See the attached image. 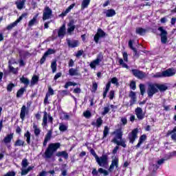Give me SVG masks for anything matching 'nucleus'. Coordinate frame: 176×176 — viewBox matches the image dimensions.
<instances>
[{
	"mask_svg": "<svg viewBox=\"0 0 176 176\" xmlns=\"http://www.w3.org/2000/svg\"><path fill=\"white\" fill-rule=\"evenodd\" d=\"M60 143H51L45 151V156L46 159L52 158V156L54 155V152L57 151V149L60 148Z\"/></svg>",
	"mask_w": 176,
	"mask_h": 176,
	"instance_id": "nucleus-1",
	"label": "nucleus"
},
{
	"mask_svg": "<svg viewBox=\"0 0 176 176\" xmlns=\"http://www.w3.org/2000/svg\"><path fill=\"white\" fill-rule=\"evenodd\" d=\"M157 90V83L148 82L147 85L146 93L149 98H152L154 94L158 93Z\"/></svg>",
	"mask_w": 176,
	"mask_h": 176,
	"instance_id": "nucleus-2",
	"label": "nucleus"
},
{
	"mask_svg": "<svg viewBox=\"0 0 176 176\" xmlns=\"http://www.w3.org/2000/svg\"><path fill=\"white\" fill-rule=\"evenodd\" d=\"M96 161L100 167H105L108 164V155H102L101 157H98Z\"/></svg>",
	"mask_w": 176,
	"mask_h": 176,
	"instance_id": "nucleus-3",
	"label": "nucleus"
},
{
	"mask_svg": "<svg viewBox=\"0 0 176 176\" xmlns=\"http://www.w3.org/2000/svg\"><path fill=\"white\" fill-rule=\"evenodd\" d=\"M131 72L133 75V76H135V78H137L138 79H145V78L148 77V74H146V73L138 70V69H132Z\"/></svg>",
	"mask_w": 176,
	"mask_h": 176,
	"instance_id": "nucleus-4",
	"label": "nucleus"
},
{
	"mask_svg": "<svg viewBox=\"0 0 176 176\" xmlns=\"http://www.w3.org/2000/svg\"><path fill=\"white\" fill-rule=\"evenodd\" d=\"M105 35H107L105 32H104L101 28H98L96 34L94 37V42L96 43H98V41L100 39H101V38H105Z\"/></svg>",
	"mask_w": 176,
	"mask_h": 176,
	"instance_id": "nucleus-5",
	"label": "nucleus"
},
{
	"mask_svg": "<svg viewBox=\"0 0 176 176\" xmlns=\"http://www.w3.org/2000/svg\"><path fill=\"white\" fill-rule=\"evenodd\" d=\"M27 16H28L27 13L22 14L21 16L19 17L18 19H16L14 22H13L12 23H10L7 26V30H10L14 28V27H16L17 24L20 23V21H21L23 19H24V17H27Z\"/></svg>",
	"mask_w": 176,
	"mask_h": 176,
	"instance_id": "nucleus-6",
	"label": "nucleus"
},
{
	"mask_svg": "<svg viewBox=\"0 0 176 176\" xmlns=\"http://www.w3.org/2000/svg\"><path fill=\"white\" fill-rule=\"evenodd\" d=\"M52 9L49 8V6H45V8L43 10V20L45 21V20H49L52 17Z\"/></svg>",
	"mask_w": 176,
	"mask_h": 176,
	"instance_id": "nucleus-7",
	"label": "nucleus"
},
{
	"mask_svg": "<svg viewBox=\"0 0 176 176\" xmlns=\"http://www.w3.org/2000/svg\"><path fill=\"white\" fill-rule=\"evenodd\" d=\"M138 134V129H133L131 133H129L128 137L129 140V142L131 144H134V141L138 138V136L137 135Z\"/></svg>",
	"mask_w": 176,
	"mask_h": 176,
	"instance_id": "nucleus-8",
	"label": "nucleus"
},
{
	"mask_svg": "<svg viewBox=\"0 0 176 176\" xmlns=\"http://www.w3.org/2000/svg\"><path fill=\"white\" fill-rule=\"evenodd\" d=\"M158 31H160L161 42L164 45L167 43V31L163 28V27H160Z\"/></svg>",
	"mask_w": 176,
	"mask_h": 176,
	"instance_id": "nucleus-9",
	"label": "nucleus"
},
{
	"mask_svg": "<svg viewBox=\"0 0 176 176\" xmlns=\"http://www.w3.org/2000/svg\"><path fill=\"white\" fill-rule=\"evenodd\" d=\"M101 61H102V56L99 55L97 56L96 60L91 62L89 67H91L93 69H96V67H97V65H100V63H101Z\"/></svg>",
	"mask_w": 176,
	"mask_h": 176,
	"instance_id": "nucleus-10",
	"label": "nucleus"
},
{
	"mask_svg": "<svg viewBox=\"0 0 176 176\" xmlns=\"http://www.w3.org/2000/svg\"><path fill=\"white\" fill-rule=\"evenodd\" d=\"M176 74L175 69L169 68L163 72L164 78H170V76H174Z\"/></svg>",
	"mask_w": 176,
	"mask_h": 176,
	"instance_id": "nucleus-11",
	"label": "nucleus"
},
{
	"mask_svg": "<svg viewBox=\"0 0 176 176\" xmlns=\"http://www.w3.org/2000/svg\"><path fill=\"white\" fill-rule=\"evenodd\" d=\"M119 167V158L115 157L112 160L111 164L110 165V167L109 168V171L111 173V171H113V168H118Z\"/></svg>",
	"mask_w": 176,
	"mask_h": 176,
	"instance_id": "nucleus-12",
	"label": "nucleus"
},
{
	"mask_svg": "<svg viewBox=\"0 0 176 176\" xmlns=\"http://www.w3.org/2000/svg\"><path fill=\"white\" fill-rule=\"evenodd\" d=\"M30 112V110L25 105H23L21 109V113H20V118L21 120H24L25 119V115H28V113Z\"/></svg>",
	"mask_w": 176,
	"mask_h": 176,
	"instance_id": "nucleus-13",
	"label": "nucleus"
},
{
	"mask_svg": "<svg viewBox=\"0 0 176 176\" xmlns=\"http://www.w3.org/2000/svg\"><path fill=\"white\" fill-rule=\"evenodd\" d=\"M67 43L69 47L74 49V47H78L79 46V41L78 40H71L69 38H67Z\"/></svg>",
	"mask_w": 176,
	"mask_h": 176,
	"instance_id": "nucleus-14",
	"label": "nucleus"
},
{
	"mask_svg": "<svg viewBox=\"0 0 176 176\" xmlns=\"http://www.w3.org/2000/svg\"><path fill=\"white\" fill-rule=\"evenodd\" d=\"M135 115H136L138 119H139V120H142V119H144V118H145V114L143 113L142 108L138 107L135 110Z\"/></svg>",
	"mask_w": 176,
	"mask_h": 176,
	"instance_id": "nucleus-15",
	"label": "nucleus"
},
{
	"mask_svg": "<svg viewBox=\"0 0 176 176\" xmlns=\"http://www.w3.org/2000/svg\"><path fill=\"white\" fill-rule=\"evenodd\" d=\"M67 33L71 35L74 31H75V25L74 20L70 21L67 24Z\"/></svg>",
	"mask_w": 176,
	"mask_h": 176,
	"instance_id": "nucleus-16",
	"label": "nucleus"
},
{
	"mask_svg": "<svg viewBox=\"0 0 176 176\" xmlns=\"http://www.w3.org/2000/svg\"><path fill=\"white\" fill-rule=\"evenodd\" d=\"M129 97L131 98L130 100V106L134 105L135 102H137V96H135V92L134 91H131L129 94Z\"/></svg>",
	"mask_w": 176,
	"mask_h": 176,
	"instance_id": "nucleus-17",
	"label": "nucleus"
},
{
	"mask_svg": "<svg viewBox=\"0 0 176 176\" xmlns=\"http://www.w3.org/2000/svg\"><path fill=\"white\" fill-rule=\"evenodd\" d=\"M66 34V28L65 25H63L58 31V36L59 38H63L65 36Z\"/></svg>",
	"mask_w": 176,
	"mask_h": 176,
	"instance_id": "nucleus-18",
	"label": "nucleus"
},
{
	"mask_svg": "<svg viewBox=\"0 0 176 176\" xmlns=\"http://www.w3.org/2000/svg\"><path fill=\"white\" fill-rule=\"evenodd\" d=\"M102 122H103L102 118H101V117H100L98 119H96V122H92L91 123V124L92 126H95L98 129H100V127H101V126H102Z\"/></svg>",
	"mask_w": 176,
	"mask_h": 176,
	"instance_id": "nucleus-19",
	"label": "nucleus"
},
{
	"mask_svg": "<svg viewBox=\"0 0 176 176\" xmlns=\"http://www.w3.org/2000/svg\"><path fill=\"white\" fill-rule=\"evenodd\" d=\"M114 133L116 134V137L113 140H116L117 141H119L118 140H122V138L123 137V132L121 129L116 130Z\"/></svg>",
	"mask_w": 176,
	"mask_h": 176,
	"instance_id": "nucleus-20",
	"label": "nucleus"
},
{
	"mask_svg": "<svg viewBox=\"0 0 176 176\" xmlns=\"http://www.w3.org/2000/svg\"><path fill=\"white\" fill-rule=\"evenodd\" d=\"M111 142L116 144V145H120L123 148H126V146H127V145H126V142L124 140H123L122 139L120 140V141L117 140L116 139H113L111 140Z\"/></svg>",
	"mask_w": 176,
	"mask_h": 176,
	"instance_id": "nucleus-21",
	"label": "nucleus"
},
{
	"mask_svg": "<svg viewBox=\"0 0 176 176\" xmlns=\"http://www.w3.org/2000/svg\"><path fill=\"white\" fill-rule=\"evenodd\" d=\"M12 140H13V133L7 135L3 140V142L6 144H10V142H12Z\"/></svg>",
	"mask_w": 176,
	"mask_h": 176,
	"instance_id": "nucleus-22",
	"label": "nucleus"
},
{
	"mask_svg": "<svg viewBox=\"0 0 176 176\" xmlns=\"http://www.w3.org/2000/svg\"><path fill=\"white\" fill-rule=\"evenodd\" d=\"M38 16H39L38 14H36L32 19H31L28 23V27H32L33 25H35L38 23Z\"/></svg>",
	"mask_w": 176,
	"mask_h": 176,
	"instance_id": "nucleus-23",
	"label": "nucleus"
},
{
	"mask_svg": "<svg viewBox=\"0 0 176 176\" xmlns=\"http://www.w3.org/2000/svg\"><path fill=\"white\" fill-rule=\"evenodd\" d=\"M51 138H52V131H49L45 137L44 142H43V146H46V145H47V142L50 141Z\"/></svg>",
	"mask_w": 176,
	"mask_h": 176,
	"instance_id": "nucleus-24",
	"label": "nucleus"
},
{
	"mask_svg": "<svg viewBox=\"0 0 176 176\" xmlns=\"http://www.w3.org/2000/svg\"><path fill=\"white\" fill-rule=\"evenodd\" d=\"M57 157H64V159H68V153L67 151H58L56 153Z\"/></svg>",
	"mask_w": 176,
	"mask_h": 176,
	"instance_id": "nucleus-25",
	"label": "nucleus"
},
{
	"mask_svg": "<svg viewBox=\"0 0 176 176\" xmlns=\"http://www.w3.org/2000/svg\"><path fill=\"white\" fill-rule=\"evenodd\" d=\"M15 4L16 5L17 9L21 10V9H23L24 8V6L25 5V0H23L21 1H16Z\"/></svg>",
	"mask_w": 176,
	"mask_h": 176,
	"instance_id": "nucleus-26",
	"label": "nucleus"
},
{
	"mask_svg": "<svg viewBox=\"0 0 176 176\" xmlns=\"http://www.w3.org/2000/svg\"><path fill=\"white\" fill-rule=\"evenodd\" d=\"M168 87L166 85L163 84H157V90H160V91H166Z\"/></svg>",
	"mask_w": 176,
	"mask_h": 176,
	"instance_id": "nucleus-27",
	"label": "nucleus"
},
{
	"mask_svg": "<svg viewBox=\"0 0 176 176\" xmlns=\"http://www.w3.org/2000/svg\"><path fill=\"white\" fill-rule=\"evenodd\" d=\"M106 17H113L115 14H116V12H115V10H107L106 12Z\"/></svg>",
	"mask_w": 176,
	"mask_h": 176,
	"instance_id": "nucleus-28",
	"label": "nucleus"
},
{
	"mask_svg": "<svg viewBox=\"0 0 176 176\" xmlns=\"http://www.w3.org/2000/svg\"><path fill=\"white\" fill-rule=\"evenodd\" d=\"M24 138H26L27 144L30 145V144H31V133H30V131H26L24 134Z\"/></svg>",
	"mask_w": 176,
	"mask_h": 176,
	"instance_id": "nucleus-29",
	"label": "nucleus"
},
{
	"mask_svg": "<svg viewBox=\"0 0 176 176\" xmlns=\"http://www.w3.org/2000/svg\"><path fill=\"white\" fill-rule=\"evenodd\" d=\"M33 129L34 130V135L36 137H38V135L41 134V129H39L38 125H36L35 123L33 124Z\"/></svg>",
	"mask_w": 176,
	"mask_h": 176,
	"instance_id": "nucleus-30",
	"label": "nucleus"
},
{
	"mask_svg": "<svg viewBox=\"0 0 176 176\" xmlns=\"http://www.w3.org/2000/svg\"><path fill=\"white\" fill-rule=\"evenodd\" d=\"M145 140H146V135H142V136H140L139 142L136 145V148H140L141 146V145L142 144V142H144L145 141Z\"/></svg>",
	"mask_w": 176,
	"mask_h": 176,
	"instance_id": "nucleus-31",
	"label": "nucleus"
},
{
	"mask_svg": "<svg viewBox=\"0 0 176 176\" xmlns=\"http://www.w3.org/2000/svg\"><path fill=\"white\" fill-rule=\"evenodd\" d=\"M43 113H44V115L43 117L42 126H43V127H45V126H47V112L44 111Z\"/></svg>",
	"mask_w": 176,
	"mask_h": 176,
	"instance_id": "nucleus-32",
	"label": "nucleus"
},
{
	"mask_svg": "<svg viewBox=\"0 0 176 176\" xmlns=\"http://www.w3.org/2000/svg\"><path fill=\"white\" fill-rule=\"evenodd\" d=\"M135 32L138 35H145V34L146 33V30L142 28H136Z\"/></svg>",
	"mask_w": 176,
	"mask_h": 176,
	"instance_id": "nucleus-33",
	"label": "nucleus"
},
{
	"mask_svg": "<svg viewBox=\"0 0 176 176\" xmlns=\"http://www.w3.org/2000/svg\"><path fill=\"white\" fill-rule=\"evenodd\" d=\"M20 81L21 82V83H23V85H25V87H27L28 85H30V80L24 76H22L20 78Z\"/></svg>",
	"mask_w": 176,
	"mask_h": 176,
	"instance_id": "nucleus-34",
	"label": "nucleus"
},
{
	"mask_svg": "<svg viewBox=\"0 0 176 176\" xmlns=\"http://www.w3.org/2000/svg\"><path fill=\"white\" fill-rule=\"evenodd\" d=\"M90 5V0H83L81 3V9L83 10V9H86Z\"/></svg>",
	"mask_w": 176,
	"mask_h": 176,
	"instance_id": "nucleus-35",
	"label": "nucleus"
},
{
	"mask_svg": "<svg viewBox=\"0 0 176 176\" xmlns=\"http://www.w3.org/2000/svg\"><path fill=\"white\" fill-rule=\"evenodd\" d=\"M15 146H25V142L24 140H21L20 139H18L15 143H14Z\"/></svg>",
	"mask_w": 176,
	"mask_h": 176,
	"instance_id": "nucleus-36",
	"label": "nucleus"
},
{
	"mask_svg": "<svg viewBox=\"0 0 176 176\" xmlns=\"http://www.w3.org/2000/svg\"><path fill=\"white\" fill-rule=\"evenodd\" d=\"M59 130L60 131H67V130H68V125L65 124L64 123H60Z\"/></svg>",
	"mask_w": 176,
	"mask_h": 176,
	"instance_id": "nucleus-37",
	"label": "nucleus"
},
{
	"mask_svg": "<svg viewBox=\"0 0 176 176\" xmlns=\"http://www.w3.org/2000/svg\"><path fill=\"white\" fill-rule=\"evenodd\" d=\"M39 80V77L37 76H34L32 78L30 86H34L35 84L38 83V81Z\"/></svg>",
	"mask_w": 176,
	"mask_h": 176,
	"instance_id": "nucleus-38",
	"label": "nucleus"
},
{
	"mask_svg": "<svg viewBox=\"0 0 176 176\" xmlns=\"http://www.w3.org/2000/svg\"><path fill=\"white\" fill-rule=\"evenodd\" d=\"M111 87V82H108L107 85H106V88H105V91L103 93V98H105V97H107V94H108V91H109V88Z\"/></svg>",
	"mask_w": 176,
	"mask_h": 176,
	"instance_id": "nucleus-39",
	"label": "nucleus"
},
{
	"mask_svg": "<svg viewBox=\"0 0 176 176\" xmlns=\"http://www.w3.org/2000/svg\"><path fill=\"white\" fill-rule=\"evenodd\" d=\"M69 74L71 76H75L76 75H78V69H74V68H71L69 70Z\"/></svg>",
	"mask_w": 176,
	"mask_h": 176,
	"instance_id": "nucleus-40",
	"label": "nucleus"
},
{
	"mask_svg": "<svg viewBox=\"0 0 176 176\" xmlns=\"http://www.w3.org/2000/svg\"><path fill=\"white\" fill-rule=\"evenodd\" d=\"M129 46L131 50L135 53L134 56H137V49L135 47H133V41L130 40L129 41Z\"/></svg>",
	"mask_w": 176,
	"mask_h": 176,
	"instance_id": "nucleus-41",
	"label": "nucleus"
},
{
	"mask_svg": "<svg viewBox=\"0 0 176 176\" xmlns=\"http://www.w3.org/2000/svg\"><path fill=\"white\" fill-rule=\"evenodd\" d=\"M120 65L122 67V68H126V69H129V65L124 63V60L123 59L120 58L118 61Z\"/></svg>",
	"mask_w": 176,
	"mask_h": 176,
	"instance_id": "nucleus-42",
	"label": "nucleus"
},
{
	"mask_svg": "<svg viewBox=\"0 0 176 176\" xmlns=\"http://www.w3.org/2000/svg\"><path fill=\"white\" fill-rule=\"evenodd\" d=\"M109 134V128L108 127V126H105L104 129L103 131V138H107Z\"/></svg>",
	"mask_w": 176,
	"mask_h": 176,
	"instance_id": "nucleus-43",
	"label": "nucleus"
},
{
	"mask_svg": "<svg viewBox=\"0 0 176 176\" xmlns=\"http://www.w3.org/2000/svg\"><path fill=\"white\" fill-rule=\"evenodd\" d=\"M24 91H25V89L24 88H21L16 93V98H20V97L24 94Z\"/></svg>",
	"mask_w": 176,
	"mask_h": 176,
	"instance_id": "nucleus-44",
	"label": "nucleus"
},
{
	"mask_svg": "<svg viewBox=\"0 0 176 176\" xmlns=\"http://www.w3.org/2000/svg\"><path fill=\"white\" fill-rule=\"evenodd\" d=\"M51 68L52 69L53 74L57 71V62L53 61L51 64Z\"/></svg>",
	"mask_w": 176,
	"mask_h": 176,
	"instance_id": "nucleus-45",
	"label": "nucleus"
},
{
	"mask_svg": "<svg viewBox=\"0 0 176 176\" xmlns=\"http://www.w3.org/2000/svg\"><path fill=\"white\" fill-rule=\"evenodd\" d=\"M140 90L142 96L145 94V85L144 84H140Z\"/></svg>",
	"mask_w": 176,
	"mask_h": 176,
	"instance_id": "nucleus-46",
	"label": "nucleus"
},
{
	"mask_svg": "<svg viewBox=\"0 0 176 176\" xmlns=\"http://www.w3.org/2000/svg\"><path fill=\"white\" fill-rule=\"evenodd\" d=\"M21 166H22V168H26V167L28 166V160L27 159L23 160Z\"/></svg>",
	"mask_w": 176,
	"mask_h": 176,
	"instance_id": "nucleus-47",
	"label": "nucleus"
},
{
	"mask_svg": "<svg viewBox=\"0 0 176 176\" xmlns=\"http://www.w3.org/2000/svg\"><path fill=\"white\" fill-rule=\"evenodd\" d=\"M98 173H100V174H104V175H108V174H109V173H108V170L102 168L98 169Z\"/></svg>",
	"mask_w": 176,
	"mask_h": 176,
	"instance_id": "nucleus-48",
	"label": "nucleus"
},
{
	"mask_svg": "<svg viewBox=\"0 0 176 176\" xmlns=\"http://www.w3.org/2000/svg\"><path fill=\"white\" fill-rule=\"evenodd\" d=\"M54 53H56V50L53 49H49L44 54L48 56L50 54H54Z\"/></svg>",
	"mask_w": 176,
	"mask_h": 176,
	"instance_id": "nucleus-49",
	"label": "nucleus"
},
{
	"mask_svg": "<svg viewBox=\"0 0 176 176\" xmlns=\"http://www.w3.org/2000/svg\"><path fill=\"white\" fill-rule=\"evenodd\" d=\"M168 134L171 135V139L173 141H176V132L173 131V130H172L170 132H168Z\"/></svg>",
	"mask_w": 176,
	"mask_h": 176,
	"instance_id": "nucleus-50",
	"label": "nucleus"
},
{
	"mask_svg": "<svg viewBox=\"0 0 176 176\" xmlns=\"http://www.w3.org/2000/svg\"><path fill=\"white\" fill-rule=\"evenodd\" d=\"M153 78H164V76L163 75V72L156 73L153 76Z\"/></svg>",
	"mask_w": 176,
	"mask_h": 176,
	"instance_id": "nucleus-51",
	"label": "nucleus"
},
{
	"mask_svg": "<svg viewBox=\"0 0 176 176\" xmlns=\"http://www.w3.org/2000/svg\"><path fill=\"white\" fill-rule=\"evenodd\" d=\"M109 82H110V83H113V85H116V86H118V85H119L118 78H116V77L111 78V80L109 81Z\"/></svg>",
	"mask_w": 176,
	"mask_h": 176,
	"instance_id": "nucleus-52",
	"label": "nucleus"
},
{
	"mask_svg": "<svg viewBox=\"0 0 176 176\" xmlns=\"http://www.w3.org/2000/svg\"><path fill=\"white\" fill-rule=\"evenodd\" d=\"M110 110H111V109H109V107H104V110L102 113V115L103 116H105V115H107V113H108V112H109Z\"/></svg>",
	"mask_w": 176,
	"mask_h": 176,
	"instance_id": "nucleus-53",
	"label": "nucleus"
},
{
	"mask_svg": "<svg viewBox=\"0 0 176 176\" xmlns=\"http://www.w3.org/2000/svg\"><path fill=\"white\" fill-rule=\"evenodd\" d=\"M9 69L12 74H17L18 69L13 67V66H9Z\"/></svg>",
	"mask_w": 176,
	"mask_h": 176,
	"instance_id": "nucleus-54",
	"label": "nucleus"
},
{
	"mask_svg": "<svg viewBox=\"0 0 176 176\" xmlns=\"http://www.w3.org/2000/svg\"><path fill=\"white\" fill-rule=\"evenodd\" d=\"M60 94H61V96H63V97H64L65 96H68V94H69V91H68V90H62L60 91H59Z\"/></svg>",
	"mask_w": 176,
	"mask_h": 176,
	"instance_id": "nucleus-55",
	"label": "nucleus"
},
{
	"mask_svg": "<svg viewBox=\"0 0 176 176\" xmlns=\"http://www.w3.org/2000/svg\"><path fill=\"white\" fill-rule=\"evenodd\" d=\"M83 115L85 118H87V119H89L91 116V113L89 111H86L85 112L83 113Z\"/></svg>",
	"mask_w": 176,
	"mask_h": 176,
	"instance_id": "nucleus-56",
	"label": "nucleus"
},
{
	"mask_svg": "<svg viewBox=\"0 0 176 176\" xmlns=\"http://www.w3.org/2000/svg\"><path fill=\"white\" fill-rule=\"evenodd\" d=\"M3 176H16V173L14 171H9Z\"/></svg>",
	"mask_w": 176,
	"mask_h": 176,
	"instance_id": "nucleus-57",
	"label": "nucleus"
},
{
	"mask_svg": "<svg viewBox=\"0 0 176 176\" xmlns=\"http://www.w3.org/2000/svg\"><path fill=\"white\" fill-rule=\"evenodd\" d=\"M13 87H14V84H9L7 87L8 91H12Z\"/></svg>",
	"mask_w": 176,
	"mask_h": 176,
	"instance_id": "nucleus-58",
	"label": "nucleus"
},
{
	"mask_svg": "<svg viewBox=\"0 0 176 176\" xmlns=\"http://www.w3.org/2000/svg\"><path fill=\"white\" fill-rule=\"evenodd\" d=\"M157 168H159V166H157V165L153 164L151 166V170H153V173H156V171L157 170Z\"/></svg>",
	"mask_w": 176,
	"mask_h": 176,
	"instance_id": "nucleus-59",
	"label": "nucleus"
},
{
	"mask_svg": "<svg viewBox=\"0 0 176 176\" xmlns=\"http://www.w3.org/2000/svg\"><path fill=\"white\" fill-rule=\"evenodd\" d=\"M28 169H23V168H21V175H27V174H28Z\"/></svg>",
	"mask_w": 176,
	"mask_h": 176,
	"instance_id": "nucleus-60",
	"label": "nucleus"
},
{
	"mask_svg": "<svg viewBox=\"0 0 176 176\" xmlns=\"http://www.w3.org/2000/svg\"><path fill=\"white\" fill-rule=\"evenodd\" d=\"M130 87L132 89V90H135L136 87H135V82L132 81L130 84Z\"/></svg>",
	"mask_w": 176,
	"mask_h": 176,
	"instance_id": "nucleus-61",
	"label": "nucleus"
},
{
	"mask_svg": "<svg viewBox=\"0 0 176 176\" xmlns=\"http://www.w3.org/2000/svg\"><path fill=\"white\" fill-rule=\"evenodd\" d=\"M98 87V85H97V82H94L92 86L93 91H96Z\"/></svg>",
	"mask_w": 176,
	"mask_h": 176,
	"instance_id": "nucleus-62",
	"label": "nucleus"
},
{
	"mask_svg": "<svg viewBox=\"0 0 176 176\" xmlns=\"http://www.w3.org/2000/svg\"><path fill=\"white\" fill-rule=\"evenodd\" d=\"M47 56L44 54V55L43 56V57L41 58V60H40V64H43V63H45V61H46V58Z\"/></svg>",
	"mask_w": 176,
	"mask_h": 176,
	"instance_id": "nucleus-63",
	"label": "nucleus"
},
{
	"mask_svg": "<svg viewBox=\"0 0 176 176\" xmlns=\"http://www.w3.org/2000/svg\"><path fill=\"white\" fill-rule=\"evenodd\" d=\"M90 152L95 157V160L98 157V155H97V153H96V151H94V149H91Z\"/></svg>",
	"mask_w": 176,
	"mask_h": 176,
	"instance_id": "nucleus-64",
	"label": "nucleus"
}]
</instances>
